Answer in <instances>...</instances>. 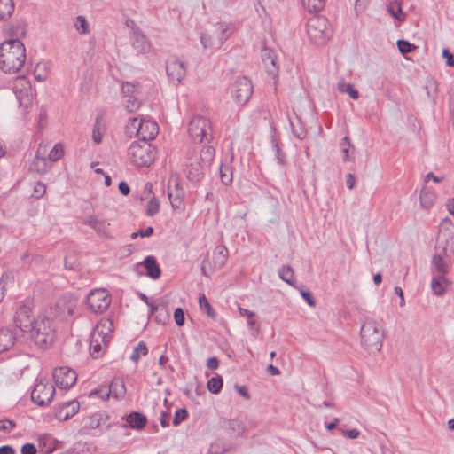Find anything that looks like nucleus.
<instances>
[{
    "label": "nucleus",
    "mask_w": 454,
    "mask_h": 454,
    "mask_svg": "<svg viewBox=\"0 0 454 454\" xmlns=\"http://www.w3.org/2000/svg\"><path fill=\"white\" fill-rule=\"evenodd\" d=\"M26 60V48L19 39L4 41L0 45V68L14 74L20 70Z\"/></svg>",
    "instance_id": "obj_1"
},
{
    "label": "nucleus",
    "mask_w": 454,
    "mask_h": 454,
    "mask_svg": "<svg viewBox=\"0 0 454 454\" xmlns=\"http://www.w3.org/2000/svg\"><path fill=\"white\" fill-rule=\"evenodd\" d=\"M27 332L30 333V337L35 344L42 348L50 347L54 341L55 332L51 320L47 317H38L33 319Z\"/></svg>",
    "instance_id": "obj_2"
},
{
    "label": "nucleus",
    "mask_w": 454,
    "mask_h": 454,
    "mask_svg": "<svg viewBox=\"0 0 454 454\" xmlns=\"http://www.w3.org/2000/svg\"><path fill=\"white\" fill-rule=\"evenodd\" d=\"M361 343L369 352H378L382 348L384 333L378 322L366 317L360 330Z\"/></svg>",
    "instance_id": "obj_3"
},
{
    "label": "nucleus",
    "mask_w": 454,
    "mask_h": 454,
    "mask_svg": "<svg viewBox=\"0 0 454 454\" xmlns=\"http://www.w3.org/2000/svg\"><path fill=\"white\" fill-rule=\"evenodd\" d=\"M156 154L157 149L145 141H135L128 149L130 162L137 168L149 167L154 161Z\"/></svg>",
    "instance_id": "obj_4"
},
{
    "label": "nucleus",
    "mask_w": 454,
    "mask_h": 454,
    "mask_svg": "<svg viewBox=\"0 0 454 454\" xmlns=\"http://www.w3.org/2000/svg\"><path fill=\"white\" fill-rule=\"evenodd\" d=\"M306 29L310 41L317 45L326 43L332 35L328 20L321 15L310 17L307 21Z\"/></svg>",
    "instance_id": "obj_5"
},
{
    "label": "nucleus",
    "mask_w": 454,
    "mask_h": 454,
    "mask_svg": "<svg viewBox=\"0 0 454 454\" xmlns=\"http://www.w3.org/2000/svg\"><path fill=\"white\" fill-rule=\"evenodd\" d=\"M188 132L194 142L209 143L213 139L211 121L204 116H194L189 122Z\"/></svg>",
    "instance_id": "obj_6"
},
{
    "label": "nucleus",
    "mask_w": 454,
    "mask_h": 454,
    "mask_svg": "<svg viewBox=\"0 0 454 454\" xmlns=\"http://www.w3.org/2000/svg\"><path fill=\"white\" fill-rule=\"evenodd\" d=\"M184 173L187 179L194 184L200 183L205 175L206 167L199 160L195 151H189L186 154Z\"/></svg>",
    "instance_id": "obj_7"
},
{
    "label": "nucleus",
    "mask_w": 454,
    "mask_h": 454,
    "mask_svg": "<svg viewBox=\"0 0 454 454\" xmlns=\"http://www.w3.org/2000/svg\"><path fill=\"white\" fill-rule=\"evenodd\" d=\"M111 301V295L106 289H94L87 295L86 301L91 312L101 314L107 309Z\"/></svg>",
    "instance_id": "obj_8"
},
{
    "label": "nucleus",
    "mask_w": 454,
    "mask_h": 454,
    "mask_svg": "<svg viewBox=\"0 0 454 454\" xmlns=\"http://www.w3.org/2000/svg\"><path fill=\"white\" fill-rule=\"evenodd\" d=\"M231 93L234 100L239 105H245L251 98L253 94V84L246 76H239L231 87Z\"/></svg>",
    "instance_id": "obj_9"
},
{
    "label": "nucleus",
    "mask_w": 454,
    "mask_h": 454,
    "mask_svg": "<svg viewBox=\"0 0 454 454\" xmlns=\"http://www.w3.org/2000/svg\"><path fill=\"white\" fill-rule=\"evenodd\" d=\"M55 392L51 383L40 380L31 392V400L39 406H46L52 401Z\"/></svg>",
    "instance_id": "obj_10"
},
{
    "label": "nucleus",
    "mask_w": 454,
    "mask_h": 454,
    "mask_svg": "<svg viewBox=\"0 0 454 454\" xmlns=\"http://www.w3.org/2000/svg\"><path fill=\"white\" fill-rule=\"evenodd\" d=\"M52 376L60 389L70 388L77 380L76 372L67 366L55 368Z\"/></svg>",
    "instance_id": "obj_11"
},
{
    "label": "nucleus",
    "mask_w": 454,
    "mask_h": 454,
    "mask_svg": "<svg viewBox=\"0 0 454 454\" xmlns=\"http://www.w3.org/2000/svg\"><path fill=\"white\" fill-rule=\"evenodd\" d=\"M76 305L77 299L72 294H64L56 301L55 313L57 316L66 318L73 315Z\"/></svg>",
    "instance_id": "obj_12"
},
{
    "label": "nucleus",
    "mask_w": 454,
    "mask_h": 454,
    "mask_svg": "<svg viewBox=\"0 0 454 454\" xmlns=\"http://www.w3.org/2000/svg\"><path fill=\"white\" fill-rule=\"evenodd\" d=\"M166 74L171 82L179 83L186 74L184 63L176 57H170L166 61Z\"/></svg>",
    "instance_id": "obj_13"
},
{
    "label": "nucleus",
    "mask_w": 454,
    "mask_h": 454,
    "mask_svg": "<svg viewBox=\"0 0 454 454\" xmlns=\"http://www.w3.org/2000/svg\"><path fill=\"white\" fill-rule=\"evenodd\" d=\"M215 33L217 34V38L215 39L213 35L208 32H203L200 35V42L205 49H213L215 47H219L222 45L223 42L226 40L227 35H225L226 29L223 25L218 24V27L215 28Z\"/></svg>",
    "instance_id": "obj_14"
},
{
    "label": "nucleus",
    "mask_w": 454,
    "mask_h": 454,
    "mask_svg": "<svg viewBox=\"0 0 454 454\" xmlns=\"http://www.w3.org/2000/svg\"><path fill=\"white\" fill-rule=\"evenodd\" d=\"M138 141L150 143L159 132L158 124L154 121L140 119L138 125Z\"/></svg>",
    "instance_id": "obj_15"
},
{
    "label": "nucleus",
    "mask_w": 454,
    "mask_h": 454,
    "mask_svg": "<svg viewBox=\"0 0 454 454\" xmlns=\"http://www.w3.org/2000/svg\"><path fill=\"white\" fill-rule=\"evenodd\" d=\"M114 332V323L108 317H103L94 328L91 334L100 337L105 346H107L112 339Z\"/></svg>",
    "instance_id": "obj_16"
},
{
    "label": "nucleus",
    "mask_w": 454,
    "mask_h": 454,
    "mask_svg": "<svg viewBox=\"0 0 454 454\" xmlns=\"http://www.w3.org/2000/svg\"><path fill=\"white\" fill-rule=\"evenodd\" d=\"M80 409V403L76 400L63 402L59 404L55 418L60 421H66L74 417Z\"/></svg>",
    "instance_id": "obj_17"
},
{
    "label": "nucleus",
    "mask_w": 454,
    "mask_h": 454,
    "mask_svg": "<svg viewBox=\"0 0 454 454\" xmlns=\"http://www.w3.org/2000/svg\"><path fill=\"white\" fill-rule=\"evenodd\" d=\"M31 309L27 304H20L14 316V323L16 327L22 332H27L29 324L33 322L30 318Z\"/></svg>",
    "instance_id": "obj_18"
},
{
    "label": "nucleus",
    "mask_w": 454,
    "mask_h": 454,
    "mask_svg": "<svg viewBox=\"0 0 454 454\" xmlns=\"http://www.w3.org/2000/svg\"><path fill=\"white\" fill-rule=\"evenodd\" d=\"M121 419L126 421V424L122 425L123 428L130 427L132 429L141 430L147 424L146 416L139 411H132L129 414H126L121 417Z\"/></svg>",
    "instance_id": "obj_19"
},
{
    "label": "nucleus",
    "mask_w": 454,
    "mask_h": 454,
    "mask_svg": "<svg viewBox=\"0 0 454 454\" xmlns=\"http://www.w3.org/2000/svg\"><path fill=\"white\" fill-rule=\"evenodd\" d=\"M126 394V387L124 380L121 378L115 377L111 381L108 390L101 395V399L107 400L110 395L115 399H121Z\"/></svg>",
    "instance_id": "obj_20"
},
{
    "label": "nucleus",
    "mask_w": 454,
    "mask_h": 454,
    "mask_svg": "<svg viewBox=\"0 0 454 454\" xmlns=\"http://www.w3.org/2000/svg\"><path fill=\"white\" fill-rule=\"evenodd\" d=\"M144 266L146 270V276L152 279H158L161 275V269L153 255H147L142 262H137L135 267Z\"/></svg>",
    "instance_id": "obj_21"
},
{
    "label": "nucleus",
    "mask_w": 454,
    "mask_h": 454,
    "mask_svg": "<svg viewBox=\"0 0 454 454\" xmlns=\"http://www.w3.org/2000/svg\"><path fill=\"white\" fill-rule=\"evenodd\" d=\"M82 223L93 229L99 237L106 238L109 236L108 225L105 221L98 219L94 215H90L82 220Z\"/></svg>",
    "instance_id": "obj_22"
},
{
    "label": "nucleus",
    "mask_w": 454,
    "mask_h": 454,
    "mask_svg": "<svg viewBox=\"0 0 454 454\" xmlns=\"http://www.w3.org/2000/svg\"><path fill=\"white\" fill-rule=\"evenodd\" d=\"M17 340L16 333L8 327L0 328V354L13 347Z\"/></svg>",
    "instance_id": "obj_23"
},
{
    "label": "nucleus",
    "mask_w": 454,
    "mask_h": 454,
    "mask_svg": "<svg viewBox=\"0 0 454 454\" xmlns=\"http://www.w3.org/2000/svg\"><path fill=\"white\" fill-rule=\"evenodd\" d=\"M450 284V281L448 280L446 277L433 276L431 280V289L434 294L442 296Z\"/></svg>",
    "instance_id": "obj_24"
},
{
    "label": "nucleus",
    "mask_w": 454,
    "mask_h": 454,
    "mask_svg": "<svg viewBox=\"0 0 454 454\" xmlns=\"http://www.w3.org/2000/svg\"><path fill=\"white\" fill-rule=\"evenodd\" d=\"M271 145L272 148L275 152V157L278 161V164L280 166H286L287 164L286 160V153L280 148L278 139L276 136V129L272 127V134L270 136Z\"/></svg>",
    "instance_id": "obj_25"
},
{
    "label": "nucleus",
    "mask_w": 454,
    "mask_h": 454,
    "mask_svg": "<svg viewBox=\"0 0 454 454\" xmlns=\"http://www.w3.org/2000/svg\"><path fill=\"white\" fill-rule=\"evenodd\" d=\"M449 268L440 254H435L432 258V274L434 276L446 277Z\"/></svg>",
    "instance_id": "obj_26"
},
{
    "label": "nucleus",
    "mask_w": 454,
    "mask_h": 454,
    "mask_svg": "<svg viewBox=\"0 0 454 454\" xmlns=\"http://www.w3.org/2000/svg\"><path fill=\"white\" fill-rule=\"evenodd\" d=\"M184 192L179 184H175V192L168 187V197L174 209H179L184 206Z\"/></svg>",
    "instance_id": "obj_27"
},
{
    "label": "nucleus",
    "mask_w": 454,
    "mask_h": 454,
    "mask_svg": "<svg viewBox=\"0 0 454 454\" xmlns=\"http://www.w3.org/2000/svg\"><path fill=\"white\" fill-rule=\"evenodd\" d=\"M228 249L224 246L215 247L213 252V264L215 268L221 269L223 267L228 259Z\"/></svg>",
    "instance_id": "obj_28"
},
{
    "label": "nucleus",
    "mask_w": 454,
    "mask_h": 454,
    "mask_svg": "<svg viewBox=\"0 0 454 454\" xmlns=\"http://www.w3.org/2000/svg\"><path fill=\"white\" fill-rule=\"evenodd\" d=\"M109 419V415L105 411H99L93 413L88 419V422L84 426L85 428L96 429L100 427L101 424L106 423Z\"/></svg>",
    "instance_id": "obj_29"
},
{
    "label": "nucleus",
    "mask_w": 454,
    "mask_h": 454,
    "mask_svg": "<svg viewBox=\"0 0 454 454\" xmlns=\"http://www.w3.org/2000/svg\"><path fill=\"white\" fill-rule=\"evenodd\" d=\"M39 152L38 150L34 160L30 164V170L39 174H44L48 170L49 161L45 157L39 156Z\"/></svg>",
    "instance_id": "obj_30"
},
{
    "label": "nucleus",
    "mask_w": 454,
    "mask_h": 454,
    "mask_svg": "<svg viewBox=\"0 0 454 454\" xmlns=\"http://www.w3.org/2000/svg\"><path fill=\"white\" fill-rule=\"evenodd\" d=\"M132 46L138 53L148 51L150 47L145 36L140 33H135L133 35Z\"/></svg>",
    "instance_id": "obj_31"
},
{
    "label": "nucleus",
    "mask_w": 454,
    "mask_h": 454,
    "mask_svg": "<svg viewBox=\"0 0 454 454\" xmlns=\"http://www.w3.org/2000/svg\"><path fill=\"white\" fill-rule=\"evenodd\" d=\"M104 347L106 346L103 344V341H101V338L91 334L90 342V353L93 358H98L103 356Z\"/></svg>",
    "instance_id": "obj_32"
},
{
    "label": "nucleus",
    "mask_w": 454,
    "mask_h": 454,
    "mask_svg": "<svg viewBox=\"0 0 454 454\" xmlns=\"http://www.w3.org/2000/svg\"><path fill=\"white\" fill-rule=\"evenodd\" d=\"M215 155V149L212 145H207L201 149L198 158L205 167H208L213 162Z\"/></svg>",
    "instance_id": "obj_33"
},
{
    "label": "nucleus",
    "mask_w": 454,
    "mask_h": 454,
    "mask_svg": "<svg viewBox=\"0 0 454 454\" xmlns=\"http://www.w3.org/2000/svg\"><path fill=\"white\" fill-rule=\"evenodd\" d=\"M140 91V85L137 82H125L121 85V94L123 98H137Z\"/></svg>",
    "instance_id": "obj_34"
},
{
    "label": "nucleus",
    "mask_w": 454,
    "mask_h": 454,
    "mask_svg": "<svg viewBox=\"0 0 454 454\" xmlns=\"http://www.w3.org/2000/svg\"><path fill=\"white\" fill-rule=\"evenodd\" d=\"M239 312L241 316L247 317L249 328L257 333L260 331V325L254 320L255 313L241 307H239Z\"/></svg>",
    "instance_id": "obj_35"
},
{
    "label": "nucleus",
    "mask_w": 454,
    "mask_h": 454,
    "mask_svg": "<svg viewBox=\"0 0 454 454\" xmlns=\"http://www.w3.org/2000/svg\"><path fill=\"white\" fill-rule=\"evenodd\" d=\"M387 12L393 18L399 21L405 20V14L403 12L401 3L399 1H392L387 6Z\"/></svg>",
    "instance_id": "obj_36"
},
{
    "label": "nucleus",
    "mask_w": 454,
    "mask_h": 454,
    "mask_svg": "<svg viewBox=\"0 0 454 454\" xmlns=\"http://www.w3.org/2000/svg\"><path fill=\"white\" fill-rule=\"evenodd\" d=\"M420 205L425 208H430L436 200V195L434 192L427 190V188H423L420 192L419 195Z\"/></svg>",
    "instance_id": "obj_37"
},
{
    "label": "nucleus",
    "mask_w": 454,
    "mask_h": 454,
    "mask_svg": "<svg viewBox=\"0 0 454 454\" xmlns=\"http://www.w3.org/2000/svg\"><path fill=\"white\" fill-rule=\"evenodd\" d=\"M14 12L13 0H0V20H6Z\"/></svg>",
    "instance_id": "obj_38"
},
{
    "label": "nucleus",
    "mask_w": 454,
    "mask_h": 454,
    "mask_svg": "<svg viewBox=\"0 0 454 454\" xmlns=\"http://www.w3.org/2000/svg\"><path fill=\"white\" fill-rule=\"evenodd\" d=\"M278 276L284 282H286L289 286H294V283H295L294 272V270L290 266H288V265L282 266L278 270Z\"/></svg>",
    "instance_id": "obj_39"
},
{
    "label": "nucleus",
    "mask_w": 454,
    "mask_h": 454,
    "mask_svg": "<svg viewBox=\"0 0 454 454\" xmlns=\"http://www.w3.org/2000/svg\"><path fill=\"white\" fill-rule=\"evenodd\" d=\"M221 182L224 185L232 184V168L226 163L222 162L219 168Z\"/></svg>",
    "instance_id": "obj_40"
},
{
    "label": "nucleus",
    "mask_w": 454,
    "mask_h": 454,
    "mask_svg": "<svg viewBox=\"0 0 454 454\" xmlns=\"http://www.w3.org/2000/svg\"><path fill=\"white\" fill-rule=\"evenodd\" d=\"M302 6L309 12H318L325 5V0H301Z\"/></svg>",
    "instance_id": "obj_41"
},
{
    "label": "nucleus",
    "mask_w": 454,
    "mask_h": 454,
    "mask_svg": "<svg viewBox=\"0 0 454 454\" xmlns=\"http://www.w3.org/2000/svg\"><path fill=\"white\" fill-rule=\"evenodd\" d=\"M199 306L202 311H204L208 317L215 319L216 312L207 301L205 294H200L199 297Z\"/></svg>",
    "instance_id": "obj_42"
},
{
    "label": "nucleus",
    "mask_w": 454,
    "mask_h": 454,
    "mask_svg": "<svg viewBox=\"0 0 454 454\" xmlns=\"http://www.w3.org/2000/svg\"><path fill=\"white\" fill-rule=\"evenodd\" d=\"M207 389L212 394H218L223 387V380L222 376L216 375L215 377H212L207 381Z\"/></svg>",
    "instance_id": "obj_43"
},
{
    "label": "nucleus",
    "mask_w": 454,
    "mask_h": 454,
    "mask_svg": "<svg viewBox=\"0 0 454 454\" xmlns=\"http://www.w3.org/2000/svg\"><path fill=\"white\" fill-rule=\"evenodd\" d=\"M338 90L342 93H347L352 99L359 98V92L351 83L346 82H340L338 83Z\"/></svg>",
    "instance_id": "obj_44"
},
{
    "label": "nucleus",
    "mask_w": 454,
    "mask_h": 454,
    "mask_svg": "<svg viewBox=\"0 0 454 454\" xmlns=\"http://www.w3.org/2000/svg\"><path fill=\"white\" fill-rule=\"evenodd\" d=\"M262 61L265 65V67L267 68H269V66L270 65L274 69H277V65H276V57H275V54H274V51L270 50V49H267V48H264L262 51Z\"/></svg>",
    "instance_id": "obj_45"
},
{
    "label": "nucleus",
    "mask_w": 454,
    "mask_h": 454,
    "mask_svg": "<svg viewBox=\"0 0 454 454\" xmlns=\"http://www.w3.org/2000/svg\"><path fill=\"white\" fill-rule=\"evenodd\" d=\"M63 155L64 147L60 143H58L51 149L46 159L48 160V161L55 162L61 159Z\"/></svg>",
    "instance_id": "obj_46"
},
{
    "label": "nucleus",
    "mask_w": 454,
    "mask_h": 454,
    "mask_svg": "<svg viewBox=\"0 0 454 454\" xmlns=\"http://www.w3.org/2000/svg\"><path fill=\"white\" fill-rule=\"evenodd\" d=\"M147 352H148V349L146 348L145 343L144 341H140L134 348V350L130 356V359L133 362H137L139 360V358L141 357V356H145L147 354Z\"/></svg>",
    "instance_id": "obj_47"
},
{
    "label": "nucleus",
    "mask_w": 454,
    "mask_h": 454,
    "mask_svg": "<svg viewBox=\"0 0 454 454\" xmlns=\"http://www.w3.org/2000/svg\"><path fill=\"white\" fill-rule=\"evenodd\" d=\"M159 209L160 201L155 196H153L147 203L146 215L148 216H153L159 212Z\"/></svg>",
    "instance_id": "obj_48"
},
{
    "label": "nucleus",
    "mask_w": 454,
    "mask_h": 454,
    "mask_svg": "<svg viewBox=\"0 0 454 454\" xmlns=\"http://www.w3.org/2000/svg\"><path fill=\"white\" fill-rule=\"evenodd\" d=\"M139 121L137 118L134 117V118H131L128 124L126 125V134L129 136V137H132L134 135L137 136L138 137V125H139Z\"/></svg>",
    "instance_id": "obj_49"
},
{
    "label": "nucleus",
    "mask_w": 454,
    "mask_h": 454,
    "mask_svg": "<svg viewBox=\"0 0 454 454\" xmlns=\"http://www.w3.org/2000/svg\"><path fill=\"white\" fill-rule=\"evenodd\" d=\"M26 32V25L23 22H19L11 27V35L15 37L14 39L20 40V37H24Z\"/></svg>",
    "instance_id": "obj_50"
},
{
    "label": "nucleus",
    "mask_w": 454,
    "mask_h": 454,
    "mask_svg": "<svg viewBox=\"0 0 454 454\" xmlns=\"http://www.w3.org/2000/svg\"><path fill=\"white\" fill-rule=\"evenodd\" d=\"M396 43L402 54L412 52L417 48L414 44L403 39L398 40Z\"/></svg>",
    "instance_id": "obj_51"
},
{
    "label": "nucleus",
    "mask_w": 454,
    "mask_h": 454,
    "mask_svg": "<svg viewBox=\"0 0 454 454\" xmlns=\"http://www.w3.org/2000/svg\"><path fill=\"white\" fill-rule=\"evenodd\" d=\"M124 106L129 113H133L139 109L141 103L137 98H124Z\"/></svg>",
    "instance_id": "obj_52"
},
{
    "label": "nucleus",
    "mask_w": 454,
    "mask_h": 454,
    "mask_svg": "<svg viewBox=\"0 0 454 454\" xmlns=\"http://www.w3.org/2000/svg\"><path fill=\"white\" fill-rule=\"evenodd\" d=\"M76 30L80 34H88L89 33V24L85 17L78 16L76 18V22L74 24Z\"/></svg>",
    "instance_id": "obj_53"
},
{
    "label": "nucleus",
    "mask_w": 454,
    "mask_h": 454,
    "mask_svg": "<svg viewBox=\"0 0 454 454\" xmlns=\"http://www.w3.org/2000/svg\"><path fill=\"white\" fill-rule=\"evenodd\" d=\"M101 118L98 116L95 120V124L92 130V139L95 144L98 145L102 142L103 134L99 130V123Z\"/></svg>",
    "instance_id": "obj_54"
},
{
    "label": "nucleus",
    "mask_w": 454,
    "mask_h": 454,
    "mask_svg": "<svg viewBox=\"0 0 454 454\" xmlns=\"http://www.w3.org/2000/svg\"><path fill=\"white\" fill-rule=\"evenodd\" d=\"M229 428L238 435H241L245 431V425L238 419H231L229 422Z\"/></svg>",
    "instance_id": "obj_55"
},
{
    "label": "nucleus",
    "mask_w": 454,
    "mask_h": 454,
    "mask_svg": "<svg viewBox=\"0 0 454 454\" xmlns=\"http://www.w3.org/2000/svg\"><path fill=\"white\" fill-rule=\"evenodd\" d=\"M188 417V411L186 409H178L174 415L173 425L178 426L184 421Z\"/></svg>",
    "instance_id": "obj_56"
},
{
    "label": "nucleus",
    "mask_w": 454,
    "mask_h": 454,
    "mask_svg": "<svg viewBox=\"0 0 454 454\" xmlns=\"http://www.w3.org/2000/svg\"><path fill=\"white\" fill-rule=\"evenodd\" d=\"M45 192H46L45 184L42 182H37V183H35V184L34 186L32 197H34L35 199H40L41 197L43 196Z\"/></svg>",
    "instance_id": "obj_57"
},
{
    "label": "nucleus",
    "mask_w": 454,
    "mask_h": 454,
    "mask_svg": "<svg viewBox=\"0 0 454 454\" xmlns=\"http://www.w3.org/2000/svg\"><path fill=\"white\" fill-rule=\"evenodd\" d=\"M174 319L178 326H183L185 322L184 310L182 308H176L174 311Z\"/></svg>",
    "instance_id": "obj_58"
},
{
    "label": "nucleus",
    "mask_w": 454,
    "mask_h": 454,
    "mask_svg": "<svg viewBox=\"0 0 454 454\" xmlns=\"http://www.w3.org/2000/svg\"><path fill=\"white\" fill-rule=\"evenodd\" d=\"M16 427V423L11 419L0 420V431L11 432Z\"/></svg>",
    "instance_id": "obj_59"
},
{
    "label": "nucleus",
    "mask_w": 454,
    "mask_h": 454,
    "mask_svg": "<svg viewBox=\"0 0 454 454\" xmlns=\"http://www.w3.org/2000/svg\"><path fill=\"white\" fill-rule=\"evenodd\" d=\"M300 294L304 301L310 306L314 307L316 305V300L313 297L310 291L301 289Z\"/></svg>",
    "instance_id": "obj_60"
},
{
    "label": "nucleus",
    "mask_w": 454,
    "mask_h": 454,
    "mask_svg": "<svg viewBox=\"0 0 454 454\" xmlns=\"http://www.w3.org/2000/svg\"><path fill=\"white\" fill-rule=\"evenodd\" d=\"M21 454H36L37 450L34 443H25L21 447Z\"/></svg>",
    "instance_id": "obj_61"
},
{
    "label": "nucleus",
    "mask_w": 454,
    "mask_h": 454,
    "mask_svg": "<svg viewBox=\"0 0 454 454\" xmlns=\"http://www.w3.org/2000/svg\"><path fill=\"white\" fill-rule=\"evenodd\" d=\"M442 57L446 59V65L448 67H454V56L448 49L445 48L442 50Z\"/></svg>",
    "instance_id": "obj_62"
},
{
    "label": "nucleus",
    "mask_w": 454,
    "mask_h": 454,
    "mask_svg": "<svg viewBox=\"0 0 454 454\" xmlns=\"http://www.w3.org/2000/svg\"><path fill=\"white\" fill-rule=\"evenodd\" d=\"M341 434L343 436L348 439H356L360 435V431L357 429H343L341 430Z\"/></svg>",
    "instance_id": "obj_63"
},
{
    "label": "nucleus",
    "mask_w": 454,
    "mask_h": 454,
    "mask_svg": "<svg viewBox=\"0 0 454 454\" xmlns=\"http://www.w3.org/2000/svg\"><path fill=\"white\" fill-rule=\"evenodd\" d=\"M168 319V314L164 311L163 308L158 311V314L155 317V320L160 324H165Z\"/></svg>",
    "instance_id": "obj_64"
}]
</instances>
